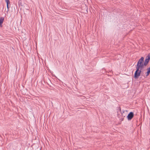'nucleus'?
<instances>
[{"label":"nucleus","instance_id":"4","mask_svg":"<svg viewBox=\"0 0 150 150\" xmlns=\"http://www.w3.org/2000/svg\"><path fill=\"white\" fill-rule=\"evenodd\" d=\"M134 116V114L133 112H130L128 115L127 118L128 120H131Z\"/></svg>","mask_w":150,"mask_h":150},{"label":"nucleus","instance_id":"10","mask_svg":"<svg viewBox=\"0 0 150 150\" xmlns=\"http://www.w3.org/2000/svg\"><path fill=\"white\" fill-rule=\"evenodd\" d=\"M124 112H125V111L124 110L123 111H122V112H121L122 114L123 113H124Z\"/></svg>","mask_w":150,"mask_h":150},{"label":"nucleus","instance_id":"6","mask_svg":"<svg viewBox=\"0 0 150 150\" xmlns=\"http://www.w3.org/2000/svg\"><path fill=\"white\" fill-rule=\"evenodd\" d=\"M147 71L146 73L145 74L146 76H148L150 73V65L149 68L147 69Z\"/></svg>","mask_w":150,"mask_h":150},{"label":"nucleus","instance_id":"7","mask_svg":"<svg viewBox=\"0 0 150 150\" xmlns=\"http://www.w3.org/2000/svg\"><path fill=\"white\" fill-rule=\"evenodd\" d=\"M5 1L7 5L10 4V2L9 0H6Z\"/></svg>","mask_w":150,"mask_h":150},{"label":"nucleus","instance_id":"1","mask_svg":"<svg viewBox=\"0 0 150 150\" xmlns=\"http://www.w3.org/2000/svg\"><path fill=\"white\" fill-rule=\"evenodd\" d=\"M144 57H142L138 60L136 67L139 68L140 69H142L144 68V66H146V65H144V63H143L144 61Z\"/></svg>","mask_w":150,"mask_h":150},{"label":"nucleus","instance_id":"5","mask_svg":"<svg viewBox=\"0 0 150 150\" xmlns=\"http://www.w3.org/2000/svg\"><path fill=\"white\" fill-rule=\"evenodd\" d=\"M4 18L3 17H1L0 18V26H2V25L4 21Z\"/></svg>","mask_w":150,"mask_h":150},{"label":"nucleus","instance_id":"2","mask_svg":"<svg viewBox=\"0 0 150 150\" xmlns=\"http://www.w3.org/2000/svg\"><path fill=\"white\" fill-rule=\"evenodd\" d=\"M136 70L134 74V77L135 79H137L140 75L142 72V70L139 68L136 67Z\"/></svg>","mask_w":150,"mask_h":150},{"label":"nucleus","instance_id":"8","mask_svg":"<svg viewBox=\"0 0 150 150\" xmlns=\"http://www.w3.org/2000/svg\"><path fill=\"white\" fill-rule=\"evenodd\" d=\"M10 6L9 7L8 5H7V11H8L9 10V8L10 7Z\"/></svg>","mask_w":150,"mask_h":150},{"label":"nucleus","instance_id":"9","mask_svg":"<svg viewBox=\"0 0 150 150\" xmlns=\"http://www.w3.org/2000/svg\"><path fill=\"white\" fill-rule=\"evenodd\" d=\"M118 108L119 109V110H120V112H121V109L120 107H119Z\"/></svg>","mask_w":150,"mask_h":150},{"label":"nucleus","instance_id":"3","mask_svg":"<svg viewBox=\"0 0 150 150\" xmlns=\"http://www.w3.org/2000/svg\"><path fill=\"white\" fill-rule=\"evenodd\" d=\"M150 60V53H149L148 56L146 57L144 65H147Z\"/></svg>","mask_w":150,"mask_h":150}]
</instances>
